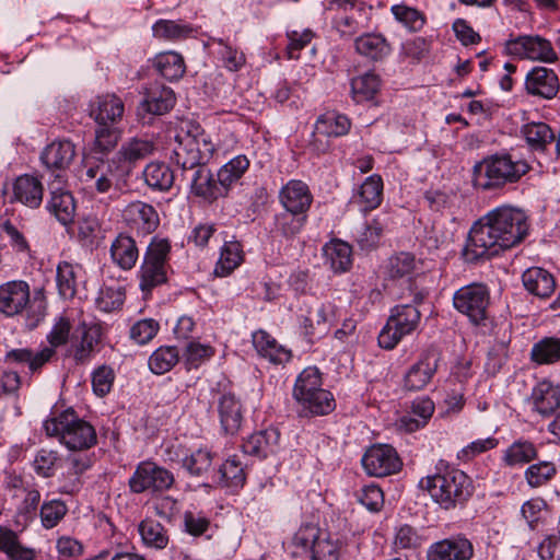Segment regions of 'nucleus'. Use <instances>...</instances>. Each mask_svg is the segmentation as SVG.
I'll return each instance as SVG.
<instances>
[{
    "label": "nucleus",
    "instance_id": "1",
    "mask_svg": "<svg viewBox=\"0 0 560 560\" xmlns=\"http://www.w3.org/2000/svg\"><path fill=\"white\" fill-rule=\"evenodd\" d=\"M215 152L211 136L195 120H183L176 129L171 160L182 170L189 192L208 205L224 198L220 184L207 166Z\"/></svg>",
    "mask_w": 560,
    "mask_h": 560
},
{
    "label": "nucleus",
    "instance_id": "2",
    "mask_svg": "<svg viewBox=\"0 0 560 560\" xmlns=\"http://www.w3.org/2000/svg\"><path fill=\"white\" fill-rule=\"evenodd\" d=\"M528 231V217L522 209L499 206L472 224L460 252L462 258L467 264L490 259L520 245Z\"/></svg>",
    "mask_w": 560,
    "mask_h": 560
},
{
    "label": "nucleus",
    "instance_id": "3",
    "mask_svg": "<svg viewBox=\"0 0 560 560\" xmlns=\"http://www.w3.org/2000/svg\"><path fill=\"white\" fill-rule=\"evenodd\" d=\"M532 170L528 162L509 152L482 158L471 170V185L482 192H497L517 184Z\"/></svg>",
    "mask_w": 560,
    "mask_h": 560
},
{
    "label": "nucleus",
    "instance_id": "4",
    "mask_svg": "<svg viewBox=\"0 0 560 560\" xmlns=\"http://www.w3.org/2000/svg\"><path fill=\"white\" fill-rule=\"evenodd\" d=\"M0 314L7 318H23L30 330L37 328L47 315L45 289L35 288L32 292L24 280H11L0 284Z\"/></svg>",
    "mask_w": 560,
    "mask_h": 560
},
{
    "label": "nucleus",
    "instance_id": "5",
    "mask_svg": "<svg viewBox=\"0 0 560 560\" xmlns=\"http://www.w3.org/2000/svg\"><path fill=\"white\" fill-rule=\"evenodd\" d=\"M419 485L444 510L464 506L475 490L471 478L444 459L438 462L434 475L422 478Z\"/></svg>",
    "mask_w": 560,
    "mask_h": 560
},
{
    "label": "nucleus",
    "instance_id": "6",
    "mask_svg": "<svg viewBox=\"0 0 560 560\" xmlns=\"http://www.w3.org/2000/svg\"><path fill=\"white\" fill-rule=\"evenodd\" d=\"M48 436H57L70 451H84L97 443L94 427L80 418L72 408H68L44 422Z\"/></svg>",
    "mask_w": 560,
    "mask_h": 560
},
{
    "label": "nucleus",
    "instance_id": "7",
    "mask_svg": "<svg viewBox=\"0 0 560 560\" xmlns=\"http://www.w3.org/2000/svg\"><path fill=\"white\" fill-rule=\"evenodd\" d=\"M453 306L471 325L480 327L485 332L493 330L490 290L485 283L472 282L456 290L453 294Z\"/></svg>",
    "mask_w": 560,
    "mask_h": 560
},
{
    "label": "nucleus",
    "instance_id": "8",
    "mask_svg": "<svg viewBox=\"0 0 560 560\" xmlns=\"http://www.w3.org/2000/svg\"><path fill=\"white\" fill-rule=\"evenodd\" d=\"M421 322V312L416 305L401 303L390 310V315L378 334V346L385 350L394 349L399 341L416 331Z\"/></svg>",
    "mask_w": 560,
    "mask_h": 560
},
{
    "label": "nucleus",
    "instance_id": "9",
    "mask_svg": "<svg viewBox=\"0 0 560 560\" xmlns=\"http://www.w3.org/2000/svg\"><path fill=\"white\" fill-rule=\"evenodd\" d=\"M175 483L174 474L152 460H142L128 479V489L131 494L149 493L161 494L170 490Z\"/></svg>",
    "mask_w": 560,
    "mask_h": 560
},
{
    "label": "nucleus",
    "instance_id": "10",
    "mask_svg": "<svg viewBox=\"0 0 560 560\" xmlns=\"http://www.w3.org/2000/svg\"><path fill=\"white\" fill-rule=\"evenodd\" d=\"M505 51L508 55L520 59L538 60L548 63H553L558 60L551 43L539 35L512 37L505 42Z\"/></svg>",
    "mask_w": 560,
    "mask_h": 560
},
{
    "label": "nucleus",
    "instance_id": "11",
    "mask_svg": "<svg viewBox=\"0 0 560 560\" xmlns=\"http://www.w3.org/2000/svg\"><path fill=\"white\" fill-rule=\"evenodd\" d=\"M155 151V142L147 137H132L121 143L112 158L119 177H128L136 165Z\"/></svg>",
    "mask_w": 560,
    "mask_h": 560
},
{
    "label": "nucleus",
    "instance_id": "12",
    "mask_svg": "<svg viewBox=\"0 0 560 560\" xmlns=\"http://www.w3.org/2000/svg\"><path fill=\"white\" fill-rule=\"evenodd\" d=\"M442 354L438 347L431 345L423 349L418 360L404 376V388L409 392L423 389L435 375Z\"/></svg>",
    "mask_w": 560,
    "mask_h": 560
},
{
    "label": "nucleus",
    "instance_id": "13",
    "mask_svg": "<svg viewBox=\"0 0 560 560\" xmlns=\"http://www.w3.org/2000/svg\"><path fill=\"white\" fill-rule=\"evenodd\" d=\"M361 462L366 474L374 477L396 474L402 466L398 453L388 444L372 445L366 450Z\"/></svg>",
    "mask_w": 560,
    "mask_h": 560
},
{
    "label": "nucleus",
    "instance_id": "14",
    "mask_svg": "<svg viewBox=\"0 0 560 560\" xmlns=\"http://www.w3.org/2000/svg\"><path fill=\"white\" fill-rule=\"evenodd\" d=\"M474 556L471 541L462 534L452 535L429 546L427 560H470Z\"/></svg>",
    "mask_w": 560,
    "mask_h": 560
},
{
    "label": "nucleus",
    "instance_id": "15",
    "mask_svg": "<svg viewBox=\"0 0 560 560\" xmlns=\"http://www.w3.org/2000/svg\"><path fill=\"white\" fill-rule=\"evenodd\" d=\"M115 177L120 178L110 159L86 163L80 179L88 190L106 194L112 189Z\"/></svg>",
    "mask_w": 560,
    "mask_h": 560
},
{
    "label": "nucleus",
    "instance_id": "16",
    "mask_svg": "<svg viewBox=\"0 0 560 560\" xmlns=\"http://www.w3.org/2000/svg\"><path fill=\"white\" fill-rule=\"evenodd\" d=\"M75 145L70 140H56L45 147L40 154V161L45 167L56 173L58 180L63 179L65 172L75 158Z\"/></svg>",
    "mask_w": 560,
    "mask_h": 560
},
{
    "label": "nucleus",
    "instance_id": "17",
    "mask_svg": "<svg viewBox=\"0 0 560 560\" xmlns=\"http://www.w3.org/2000/svg\"><path fill=\"white\" fill-rule=\"evenodd\" d=\"M122 217L131 230L143 236L152 234L160 225V217L155 208L142 201L129 203Z\"/></svg>",
    "mask_w": 560,
    "mask_h": 560
},
{
    "label": "nucleus",
    "instance_id": "18",
    "mask_svg": "<svg viewBox=\"0 0 560 560\" xmlns=\"http://www.w3.org/2000/svg\"><path fill=\"white\" fill-rule=\"evenodd\" d=\"M533 411L542 418L552 416L560 408V385L549 380L538 382L529 397Z\"/></svg>",
    "mask_w": 560,
    "mask_h": 560
},
{
    "label": "nucleus",
    "instance_id": "19",
    "mask_svg": "<svg viewBox=\"0 0 560 560\" xmlns=\"http://www.w3.org/2000/svg\"><path fill=\"white\" fill-rule=\"evenodd\" d=\"M78 330L81 336L72 338L66 355L72 357L77 365H83L91 361L94 348L101 341V328L97 325L82 323Z\"/></svg>",
    "mask_w": 560,
    "mask_h": 560
},
{
    "label": "nucleus",
    "instance_id": "20",
    "mask_svg": "<svg viewBox=\"0 0 560 560\" xmlns=\"http://www.w3.org/2000/svg\"><path fill=\"white\" fill-rule=\"evenodd\" d=\"M279 201L285 210L307 214L313 202V195L306 183L291 179L280 189Z\"/></svg>",
    "mask_w": 560,
    "mask_h": 560
},
{
    "label": "nucleus",
    "instance_id": "21",
    "mask_svg": "<svg viewBox=\"0 0 560 560\" xmlns=\"http://www.w3.org/2000/svg\"><path fill=\"white\" fill-rule=\"evenodd\" d=\"M252 342L258 355L271 364L284 365L292 359L291 349L280 345L273 336L264 329L253 332Z\"/></svg>",
    "mask_w": 560,
    "mask_h": 560
},
{
    "label": "nucleus",
    "instance_id": "22",
    "mask_svg": "<svg viewBox=\"0 0 560 560\" xmlns=\"http://www.w3.org/2000/svg\"><path fill=\"white\" fill-rule=\"evenodd\" d=\"M525 89L530 95L551 100L559 92L558 75L552 69L535 67L526 75Z\"/></svg>",
    "mask_w": 560,
    "mask_h": 560
},
{
    "label": "nucleus",
    "instance_id": "23",
    "mask_svg": "<svg viewBox=\"0 0 560 560\" xmlns=\"http://www.w3.org/2000/svg\"><path fill=\"white\" fill-rule=\"evenodd\" d=\"M112 262L124 271L135 268L140 256L136 240L127 232H120L109 247Z\"/></svg>",
    "mask_w": 560,
    "mask_h": 560
},
{
    "label": "nucleus",
    "instance_id": "24",
    "mask_svg": "<svg viewBox=\"0 0 560 560\" xmlns=\"http://www.w3.org/2000/svg\"><path fill=\"white\" fill-rule=\"evenodd\" d=\"M221 428L225 434L234 435L242 427L244 408L238 398L231 393H223L218 400Z\"/></svg>",
    "mask_w": 560,
    "mask_h": 560
},
{
    "label": "nucleus",
    "instance_id": "25",
    "mask_svg": "<svg viewBox=\"0 0 560 560\" xmlns=\"http://www.w3.org/2000/svg\"><path fill=\"white\" fill-rule=\"evenodd\" d=\"M279 441V430L270 427L250 434L244 440L242 450L247 455L262 459L278 451Z\"/></svg>",
    "mask_w": 560,
    "mask_h": 560
},
{
    "label": "nucleus",
    "instance_id": "26",
    "mask_svg": "<svg viewBox=\"0 0 560 560\" xmlns=\"http://www.w3.org/2000/svg\"><path fill=\"white\" fill-rule=\"evenodd\" d=\"M125 105L115 94L97 96L91 104L90 115L96 125H117L124 116Z\"/></svg>",
    "mask_w": 560,
    "mask_h": 560
},
{
    "label": "nucleus",
    "instance_id": "27",
    "mask_svg": "<svg viewBox=\"0 0 560 560\" xmlns=\"http://www.w3.org/2000/svg\"><path fill=\"white\" fill-rule=\"evenodd\" d=\"M174 91L160 82H153L144 89L142 105L148 113L163 115L175 105Z\"/></svg>",
    "mask_w": 560,
    "mask_h": 560
},
{
    "label": "nucleus",
    "instance_id": "28",
    "mask_svg": "<svg viewBox=\"0 0 560 560\" xmlns=\"http://www.w3.org/2000/svg\"><path fill=\"white\" fill-rule=\"evenodd\" d=\"M46 209L62 225L73 222L77 203L73 195L66 189L59 187H50V197L47 201Z\"/></svg>",
    "mask_w": 560,
    "mask_h": 560
},
{
    "label": "nucleus",
    "instance_id": "29",
    "mask_svg": "<svg viewBox=\"0 0 560 560\" xmlns=\"http://www.w3.org/2000/svg\"><path fill=\"white\" fill-rule=\"evenodd\" d=\"M355 51L372 61H382L392 51L390 44L378 33H365L354 39Z\"/></svg>",
    "mask_w": 560,
    "mask_h": 560
},
{
    "label": "nucleus",
    "instance_id": "30",
    "mask_svg": "<svg viewBox=\"0 0 560 560\" xmlns=\"http://www.w3.org/2000/svg\"><path fill=\"white\" fill-rule=\"evenodd\" d=\"M44 187L42 182L32 175H21L13 184V196L16 201L36 209L43 201Z\"/></svg>",
    "mask_w": 560,
    "mask_h": 560
},
{
    "label": "nucleus",
    "instance_id": "31",
    "mask_svg": "<svg viewBox=\"0 0 560 560\" xmlns=\"http://www.w3.org/2000/svg\"><path fill=\"white\" fill-rule=\"evenodd\" d=\"M524 288L540 299L549 298L556 289L553 276L541 267H530L522 275Z\"/></svg>",
    "mask_w": 560,
    "mask_h": 560
},
{
    "label": "nucleus",
    "instance_id": "32",
    "mask_svg": "<svg viewBox=\"0 0 560 560\" xmlns=\"http://www.w3.org/2000/svg\"><path fill=\"white\" fill-rule=\"evenodd\" d=\"M249 164L247 156L240 154L231 159L218 170L217 179L220 184L224 198L229 197L233 186L242 179L249 168Z\"/></svg>",
    "mask_w": 560,
    "mask_h": 560
},
{
    "label": "nucleus",
    "instance_id": "33",
    "mask_svg": "<svg viewBox=\"0 0 560 560\" xmlns=\"http://www.w3.org/2000/svg\"><path fill=\"white\" fill-rule=\"evenodd\" d=\"M434 412V402L429 397H419L411 402L410 412L399 419V427L415 432L427 425Z\"/></svg>",
    "mask_w": 560,
    "mask_h": 560
},
{
    "label": "nucleus",
    "instance_id": "34",
    "mask_svg": "<svg viewBox=\"0 0 560 560\" xmlns=\"http://www.w3.org/2000/svg\"><path fill=\"white\" fill-rule=\"evenodd\" d=\"M138 533L147 548L163 550L170 542V530L159 521L145 517L138 524Z\"/></svg>",
    "mask_w": 560,
    "mask_h": 560
},
{
    "label": "nucleus",
    "instance_id": "35",
    "mask_svg": "<svg viewBox=\"0 0 560 560\" xmlns=\"http://www.w3.org/2000/svg\"><path fill=\"white\" fill-rule=\"evenodd\" d=\"M183 530L195 538L211 539L217 530V525L203 511L186 510L183 513Z\"/></svg>",
    "mask_w": 560,
    "mask_h": 560
},
{
    "label": "nucleus",
    "instance_id": "36",
    "mask_svg": "<svg viewBox=\"0 0 560 560\" xmlns=\"http://www.w3.org/2000/svg\"><path fill=\"white\" fill-rule=\"evenodd\" d=\"M244 259L243 247L237 241H226L220 250V257L214 266L213 275L219 278L230 276Z\"/></svg>",
    "mask_w": 560,
    "mask_h": 560
},
{
    "label": "nucleus",
    "instance_id": "37",
    "mask_svg": "<svg viewBox=\"0 0 560 560\" xmlns=\"http://www.w3.org/2000/svg\"><path fill=\"white\" fill-rule=\"evenodd\" d=\"M383 179L381 175L373 174L365 178L354 196L355 202L368 212L380 207L383 200Z\"/></svg>",
    "mask_w": 560,
    "mask_h": 560
},
{
    "label": "nucleus",
    "instance_id": "38",
    "mask_svg": "<svg viewBox=\"0 0 560 560\" xmlns=\"http://www.w3.org/2000/svg\"><path fill=\"white\" fill-rule=\"evenodd\" d=\"M219 482L231 490L242 489L246 482L245 466L237 455L229 456L217 471Z\"/></svg>",
    "mask_w": 560,
    "mask_h": 560
},
{
    "label": "nucleus",
    "instance_id": "39",
    "mask_svg": "<svg viewBox=\"0 0 560 560\" xmlns=\"http://www.w3.org/2000/svg\"><path fill=\"white\" fill-rule=\"evenodd\" d=\"M296 401L301 406V415L305 417L326 416L336 408L335 398L327 389L317 390Z\"/></svg>",
    "mask_w": 560,
    "mask_h": 560
},
{
    "label": "nucleus",
    "instance_id": "40",
    "mask_svg": "<svg viewBox=\"0 0 560 560\" xmlns=\"http://www.w3.org/2000/svg\"><path fill=\"white\" fill-rule=\"evenodd\" d=\"M81 270L80 265H73L66 260L57 265L56 282L58 293L63 300H71L75 296Z\"/></svg>",
    "mask_w": 560,
    "mask_h": 560
},
{
    "label": "nucleus",
    "instance_id": "41",
    "mask_svg": "<svg viewBox=\"0 0 560 560\" xmlns=\"http://www.w3.org/2000/svg\"><path fill=\"white\" fill-rule=\"evenodd\" d=\"M521 133L529 149L535 152H544L547 145L556 140L550 126L542 121L525 124L521 128Z\"/></svg>",
    "mask_w": 560,
    "mask_h": 560
},
{
    "label": "nucleus",
    "instance_id": "42",
    "mask_svg": "<svg viewBox=\"0 0 560 560\" xmlns=\"http://www.w3.org/2000/svg\"><path fill=\"white\" fill-rule=\"evenodd\" d=\"M419 264L412 253L399 252L388 258L385 273L390 280L413 278Z\"/></svg>",
    "mask_w": 560,
    "mask_h": 560
},
{
    "label": "nucleus",
    "instance_id": "43",
    "mask_svg": "<svg viewBox=\"0 0 560 560\" xmlns=\"http://www.w3.org/2000/svg\"><path fill=\"white\" fill-rule=\"evenodd\" d=\"M351 126V119L347 115L327 112L317 118L315 131L326 137L338 138L348 135Z\"/></svg>",
    "mask_w": 560,
    "mask_h": 560
},
{
    "label": "nucleus",
    "instance_id": "44",
    "mask_svg": "<svg viewBox=\"0 0 560 560\" xmlns=\"http://www.w3.org/2000/svg\"><path fill=\"white\" fill-rule=\"evenodd\" d=\"M152 66L168 81L179 80L186 71V65L183 56L175 51L158 54L152 60Z\"/></svg>",
    "mask_w": 560,
    "mask_h": 560
},
{
    "label": "nucleus",
    "instance_id": "45",
    "mask_svg": "<svg viewBox=\"0 0 560 560\" xmlns=\"http://www.w3.org/2000/svg\"><path fill=\"white\" fill-rule=\"evenodd\" d=\"M537 457L538 450L535 444L528 440L518 439L503 452L502 463L506 467H515L529 464Z\"/></svg>",
    "mask_w": 560,
    "mask_h": 560
},
{
    "label": "nucleus",
    "instance_id": "46",
    "mask_svg": "<svg viewBox=\"0 0 560 560\" xmlns=\"http://www.w3.org/2000/svg\"><path fill=\"white\" fill-rule=\"evenodd\" d=\"M381 78L372 72H365L351 80V96L357 104L371 102L381 89Z\"/></svg>",
    "mask_w": 560,
    "mask_h": 560
},
{
    "label": "nucleus",
    "instance_id": "47",
    "mask_svg": "<svg viewBox=\"0 0 560 560\" xmlns=\"http://www.w3.org/2000/svg\"><path fill=\"white\" fill-rule=\"evenodd\" d=\"M307 214L285 210L275 215L273 232L287 240L295 238L307 222Z\"/></svg>",
    "mask_w": 560,
    "mask_h": 560
},
{
    "label": "nucleus",
    "instance_id": "48",
    "mask_svg": "<svg viewBox=\"0 0 560 560\" xmlns=\"http://www.w3.org/2000/svg\"><path fill=\"white\" fill-rule=\"evenodd\" d=\"M139 289L144 295L168 281V269L142 259L138 271Z\"/></svg>",
    "mask_w": 560,
    "mask_h": 560
},
{
    "label": "nucleus",
    "instance_id": "49",
    "mask_svg": "<svg viewBox=\"0 0 560 560\" xmlns=\"http://www.w3.org/2000/svg\"><path fill=\"white\" fill-rule=\"evenodd\" d=\"M55 355L52 349H43L34 353L31 349H12L7 352L4 361L7 363L27 364L31 372L38 371L44 364L50 361Z\"/></svg>",
    "mask_w": 560,
    "mask_h": 560
},
{
    "label": "nucleus",
    "instance_id": "50",
    "mask_svg": "<svg viewBox=\"0 0 560 560\" xmlns=\"http://www.w3.org/2000/svg\"><path fill=\"white\" fill-rule=\"evenodd\" d=\"M194 27L180 20H158L152 26L153 36L160 40L177 42L191 36Z\"/></svg>",
    "mask_w": 560,
    "mask_h": 560
},
{
    "label": "nucleus",
    "instance_id": "51",
    "mask_svg": "<svg viewBox=\"0 0 560 560\" xmlns=\"http://www.w3.org/2000/svg\"><path fill=\"white\" fill-rule=\"evenodd\" d=\"M143 177L149 187L159 191H167L175 179L174 172L168 165L161 162L148 164L143 171Z\"/></svg>",
    "mask_w": 560,
    "mask_h": 560
},
{
    "label": "nucleus",
    "instance_id": "52",
    "mask_svg": "<svg viewBox=\"0 0 560 560\" xmlns=\"http://www.w3.org/2000/svg\"><path fill=\"white\" fill-rule=\"evenodd\" d=\"M323 534L324 533L320 530V528L315 524L307 523L302 525L295 532L290 541V547L293 548L292 556L300 557L311 552L313 546L317 542Z\"/></svg>",
    "mask_w": 560,
    "mask_h": 560
},
{
    "label": "nucleus",
    "instance_id": "53",
    "mask_svg": "<svg viewBox=\"0 0 560 560\" xmlns=\"http://www.w3.org/2000/svg\"><path fill=\"white\" fill-rule=\"evenodd\" d=\"M530 360L539 365L560 361V338L544 337L535 342L530 350Z\"/></svg>",
    "mask_w": 560,
    "mask_h": 560
},
{
    "label": "nucleus",
    "instance_id": "54",
    "mask_svg": "<svg viewBox=\"0 0 560 560\" xmlns=\"http://www.w3.org/2000/svg\"><path fill=\"white\" fill-rule=\"evenodd\" d=\"M550 514L548 502L541 497H534L525 501L521 506V516L532 530H536L544 524Z\"/></svg>",
    "mask_w": 560,
    "mask_h": 560
},
{
    "label": "nucleus",
    "instance_id": "55",
    "mask_svg": "<svg viewBox=\"0 0 560 560\" xmlns=\"http://www.w3.org/2000/svg\"><path fill=\"white\" fill-rule=\"evenodd\" d=\"M384 229L385 223L380 218L368 221L355 234L354 241L358 247L363 252L375 249L380 244Z\"/></svg>",
    "mask_w": 560,
    "mask_h": 560
},
{
    "label": "nucleus",
    "instance_id": "56",
    "mask_svg": "<svg viewBox=\"0 0 560 560\" xmlns=\"http://www.w3.org/2000/svg\"><path fill=\"white\" fill-rule=\"evenodd\" d=\"M322 385L319 370L316 366H308L299 374L293 387V397L295 400L304 399L305 396L324 389Z\"/></svg>",
    "mask_w": 560,
    "mask_h": 560
},
{
    "label": "nucleus",
    "instance_id": "57",
    "mask_svg": "<svg viewBox=\"0 0 560 560\" xmlns=\"http://www.w3.org/2000/svg\"><path fill=\"white\" fill-rule=\"evenodd\" d=\"M179 361V351L174 346H162L149 358V369L156 375L170 372Z\"/></svg>",
    "mask_w": 560,
    "mask_h": 560
},
{
    "label": "nucleus",
    "instance_id": "58",
    "mask_svg": "<svg viewBox=\"0 0 560 560\" xmlns=\"http://www.w3.org/2000/svg\"><path fill=\"white\" fill-rule=\"evenodd\" d=\"M558 469L553 462L539 460L530 464L525 472L524 478L532 489L540 488L550 482L557 475Z\"/></svg>",
    "mask_w": 560,
    "mask_h": 560
},
{
    "label": "nucleus",
    "instance_id": "59",
    "mask_svg": "<svg viewBox=\"0 0 560 560\" xmlns=\"http://www.w3.org/2000/svg\"><path fill=\"white\" fill-rule=\"evenodd\" d=\"M172 253V243L167 237L154 235L148 244L143 254V260L153 265L166 267L170 270V260Z\"/></svg>",
    "mask_w": 560,
    "mask_h": 560
},
{
    "label": "nucleus",
    "instance_id": "60",
    "mask_svg": "<svg viewBox=\"0 0 560 560\" xmlns=\"http://www.w3.org/2000/svg\"><path fill=\"white\" fill-rule=\"evenodd\" d=\"M213 455L199 448L182 459V467L192 477H207L211 470Z\"/></svg>",
    "mask_w": 560,
    "mask_h": 560
},
{
    "label": "nucleus",
    "instance_id": "61",
    "mask_svg": "<svg viewBox=\"0 0 560 560\" xmlns=\"http://www.w3.org/2000/svg\"><path fill=\"white\" fill-rule=\"evenodd\" d=\"M326 256L330 261V267L336 272H345L352 265V248L342 241H335L325 249Z\"/></svg>",
    "mask_w": 560,
    "mask_h": 560
},
{
    "label": "nucleus",
    "instance_id": "62",
    "mask_svg": "<svg viewBox=\"0 0 560 560\" xmlns=\"http://www.w3.org/2000/svg\"><path fill=\"white\" fill-rule=\"evenodd\" d=\"M213 42L220 47L218 49V55L225 69L236 72L245 66L246 57L242 50L222 38L214 39Z\"/></svg>",
    "mask_w": 560,
    "mask_h": 560
},
{
    "label": "nucleus",
    "instance_id": "63",
    "mask_svg": "<svg viewBox=\"0 0 560 560\" xmlns=\"http://www.w3.org/2000/svg\"><path fill=\"white\" fill-rule=\"evenodd\" d=\"M120 137L121 130L116 125H97L93 150L106 154L117 145Z\"/></svg>",
    "mask_w": 560,
    "mask_h": 560
},
{
    "label": "nucleus",
    "instance_id": "64",
    "mask_svg": "<svg viewBox=\"0 0 560 560\" xmlns=\"http://www.w3.org/2000/svg\"><path fill=\"white\" fill-rule=\"evenodd\" d=\"M125 298V288L120 285L104 287L100 290L98 296L96 298V306L102 312L110 313L122 306Z\"/></svg>",
    "mask_w": 560,
    "mask_h": 560
}]
</instances>
